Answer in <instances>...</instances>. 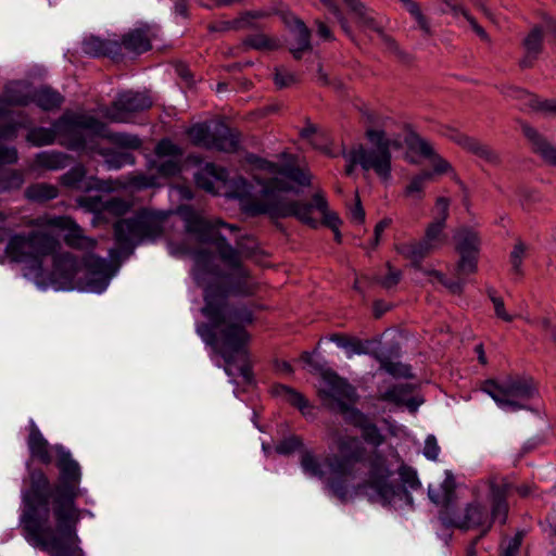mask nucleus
<instances>
[{
    "mask_svg": "<svg viewBox=\"0 0 556 556\" xmlns=\"http://www.w3.org/2000/svg\"><path fill=\"white\" fill-rule=\"evenodd\" d=\"M421 488L417 471L406 465L397 452L384 453V506L394 510L413 507L412 493Z\"/></svg>",
    "mask_w": 556,
    "mask_h": 556,
    "instance_id": "nucleus-8",
    "label": "nucleus"
},
{
    "mask_svg": "<svg viewBox=\"0 0 556 556\" xmlns=\"http://www.w3.org/2000/svg\"><path fill=\"white\" fill-rule=\"evenodd\" d=\"M329 488L332 491V493L338 496L340 500L344 501L348 494L346 486L341 481H330Z\"/></svg>",
    "mask_w": 556,
    "mask_h": 556,
    "instance_id": "nucleus-63",
    "label": "nucleus"
},
{
    "mask_svg": "<svg viewBox=\"0 0 556 556\" xmlns=\"http://www.w3.org/2000/svg\"><path fill=\"white\" fill-rule=\"evenodd\" d=\"M354 14L356 23L365 30H375L380 33L377 27L375 13L366 8L359 0H343Z\"/></svg>",
    "mask_w": 556,
    "mask_h": 556,
    "instance_id": "nucleus-36",
    "label": "nucleus"
},
{
    "mask_svg": "<svg viewBox=\"0 0 556 556\" xmlns=\"http://www.w3.org/2000/svg\"><path fill=\"white\" fill-rule=\"evenodd\" d=\"M538 325H539L540 329L542 331H544L551 338V340L556 344V325H552V323L546 318H543L542 320H540Z\"/></svg>",
    "mask_w": 556,
    "mask_h": 556,
    "instance_id": "nucleus-62",
    "label": "nucleus"
},
{
    "mask_svg": "<svg viewBox=\"0 0 556 556\" xmlns=\"http://www.w3.org/2000/svg\"><path fill=\"white\" fill-rule=\"evenodd\" d=\"M81 51L90 56H110L117 60L122 56V45L117 40H105L90 36L84 39Z\"/></svg>",
    "mask_w": 556,
    "mask_h": 556,
    "instance_id": "nucleus-30",
    "label": "nucleus"
},
{
    "mask_svg": "<svg viewBox=\"0 0 556 556\" xmlns=\"http://www.w3.org/2000/svg\"><path fill=\"white\" fill-rule=\"evenodd\" d=\"M445 224H446V222H442V220L433 218V220L428 225L426 232H425L424 238L428 242H431L438 249L441 248L445 243V240H446V236L443 233Z\"/></svg>",
    "mask_w": 556,
    "mask_h": 556,
    "instance_id": "nucleus-45",
    "label": "nucleus"
},
{
    "mask_svg": "<svg viewBox=\"0 0 556 556\" xmlns=\"http://www.w3.org/2000/svg\"><path fill=\"white\" fill-rule=\"evenodd\" d=\"M85 146L79 150L89 153H98L105 157V165L109 169H119L123 166L135 163V157L129 152H116L109 149H101L97 139L93 136L84 135Z\"/></svg>",
    "mask_w": 556,
    "mask_h": 556,
    "instance_id": "nucleus-22",
    "label": "nucleus"
},
{
    "mask_svg": "<svg viewBox=\"0 0 556 556\" xmlns=\"http://www.w3.org/2000/svg\"><path fill=\"white\" fill-rule=\"evenodd\" d=\"M68 156L62 152H40L36 156L38 166L50 170L62 169L67 165Z\"/></svg>",
    "mask_w": 556,
    "mask_h": 556,
    "instance_id": "nucleus-41",
    "label": "nucleus"
},
{
    "mask_svg": "<svg viewBox=\"0 0 556 556\" xmlns=\"http://www.w3.org/2000/svg\"><path fill=\"white\" fill-rule=\"evenodd\" d=\"M77 202L79 206L101 218H105L108 215L121 217L127 214L132 206L130 201L118 197L103 199L100 195H84Z\"/></svg>",
    "mask_w": 556,
    "mask_h": 556,
    "instance_id": "nucleus-20",
    "label": "nucleus"
},
{
    "mask_svg": "<svg viewBox=\"0 0 556 556\" xmlns=\"http://www.w3.org/2000/svg\"><path fill=\"white\" fill-rule=\"evenodd\" d=\"M319 394L325 406L342 414L345 420L363 429V437L367 444L363 446L362 442L354 437H340L337 441L339 455L327 457L330 472L346 476L352 472L356 463H361L368 471V477L359 485L358 491L370 502H380L382 500V458L377 452L381 442L378 428L354 408L356 392L344 379L334 374L326 375Z\"/></svg>",
    "mask_w": 556,
    "mask_h": 556,
    "instance_id": "nucleus-4",
    "label": "nucleus"
},
{
    "mask_svg": "<svg viewBox=\"0 0 556 556\" xmlns=\"http://www.w3.org/2000/svg\"><path fill=\"white\" fill-rule=\"evenodd\" d=\"M159 172L163 176H173L179 172V163L176 159H169L159 165Z\"/></svg>",
    "mask_w": 556,
    "mask_h": 556,
    "instance_id": "nucleus-60",
    "label": "nucleus"
},
{
    "mask_svg": "<svg viewBox=\"0 0 556 556\" xmlns=\"http://www.w3.org/2000/svg\"><path fill=\"white\" fill-rule=\"evenodd\" d=\"M388 274L384 275V289H390L396 286L401 280V271L388 266Z\"/></svg>",
    "mask_w": 556,
    "mask_h": 556,
    "instance_id": "nucleus-61",
    "label": "nucleus"
},
{
    "mask_svg": "<svg viewBox=\"0 0 556 556\" xmlns=\"http://www.w3.org/2000/svg\"><path fill=\"white\" fill-rule=\"evenodd\" d=\"M265 13L261 11L244 12L233 20H219L208 24L207 29L211 33H226L230 30H242L257 28L258 20L264 17Z\"/></svg>",
    "mask_w": 556,
    "mask_h": 556,
    "instance_id": "nucleus-25",
    "label": "nucleus"
},
{
    "mask_svg": "<svg viewBox=\"0 0 556 556\" xmlns=\"http://www.w3.org/2000/svg\"><path fill=\"white\" fill-rule=\"evenodd\" d=\"M403 9H405L416 21L420 29L426 34H431V28L428 20L422 14L419 4L415 0H397Z\"/></svg>",
    "mask_w": 556,
    "mask_h": 556,
    "instance_id": "nucleus-46",
    "label": "nucleus"
},
{
    "mask_svg": "<svg viewBox=\"0 0 556 556\" xmlns=\"http://www.w3.org/2000/svg\"><path fill=\"white\" fill-rule=\"evenodd\" d=\"M85 178L86 168L83 165H76L61 176V182L63 186L71 189H96L108 192L114 191L122 187H126V185L119 182L118 180H100L92 178L91 181L86 182Z\"/></svg>",
    "mask_w": 556,
    "mask_h": 556,
    "instance_id": "nucleus-21",
    "label": "nucleus"
},
{
    "mask_svg": "<svg viewBox=\"0 0 556 556\" xmlns=\"http://www.w3.org/2000/svg\"><path fill=\"white\" fill-rule=\"evenodd\" d=\"M367 139L370 148L358 146L344 154L348 162L345 173L351 175L355 165H361L364 170H375L382 175V132L374 129L367 130Z\"/></svg>",
    "mask_w": 556,
    "mask_h": 556,
    "instance_id": "nucleus-15",
    "label": "nucleus"
},
{
    "mask_svg": "<svg viewBox=\"0 0 556 556\" xmlns=\"http://www.w3.org/2000/svg\"><path fill=\"white\" fill-rule=\"evenodd\" d=\"M390 337V344L384 349V372L395 379H414L415 375L409 364L402 363V346L407 340L406 336L396 329H384V336Z\"/></svg>",
    "mask_w": 556,
    "mask_h": 556,
    "instance_id": "nucleus-18",
    "label": "nucleus"
},
{
    "mask_svg": "<svg viewBox=\"0 0 556 556\" xmlns=\"http://www.w3.org/2000/svg\"><path fill=\"white\" fill-rule=\"evenodd\" d=\"M186 230L197 236L202 243L213 244L222 262L230 269L225 276L215 257L207 250H198L193 254V276L204 289V306L201 312L208 324L197 327L202 340L218 350L226 363L228 376H241L247 383L253 375L247 345L250 334L247 326L253 323V313L245 304H229L228 294L250 295L255 291V282L249 270L242 265V258L250 256L240 244L236 249L218 232L224 227L230 231L238 228L219 218L207 220L194 212L185 215Z\"/></svg>",
    "mask_w": 556,
    "mask_h": 556,
    "instance_id": "nucleus-1",
    "label": "nucleus"
},
{
    "mask_svg": "<svg viewBox=\"0 0 556 556\" xmlns=\"http://www.w3.org/2000/svg\"><path fill=\"white\" fill-rule=\"evenodd\" d=\"M523 135L532 143L533 151L538 153L544 162L556 166V147L552 146L542 137L536 129L528 124L521 125Z\"/></svg>",
    "mask_w": 556,
    "mask_h": 556,
    "instance_id": "nucleus-32",
    "label": "nucleus"
},
{
    "mask_svg": "<svg viewBox=\"0 0 556 556\" xmlns=\"http://www.w3.org/2000/svg\"><path fill=\"white\" fill-rule=\"evenodd\" d=\"M151 106L152 100L147 93L127 90L117 94L103 115L114 123H129L132 113L146 111Z\"/></svg>",
    "mask_w": 556,
    "mask_h": 556,
    "instance_id": "nucleus-16",
    "label": "nucleus"
},
{
    "mask_svg": "<svg viewBox=\"0 0 556 556\" xmlns=\"http://www.w3.org/2000/svg\"><path fill=\"white\" fill-rule=\"evenodd\" d=\"M55 465L60 471L55 485L41 470L30 473V489L23 494V510L20 523L26 533L47 546H62V538L55 535L50 518H54L61 535L76 539V526L80 510L75 501L80 495L81 470L79 464L64 446L53 447Z\"/></svg>",
    "mask_w": 556,
    "mask_h": 556,
    "instance_id": "nucleus-2",
    "label": "nucleus"
},
{
    "mask_svg": "<svg viewBox=\"0 0 556 556\" xmlns=\"http://www.w3.org/2000/svg\"><path fill=\"white\" fill-rule=\"evenodd\" d=\"M273 393L292 406L296 407L303 416L312 415V406L308 401L298 391L285 384H276L273 387Z\"/></svg>",
    "mask_w": 556,
    "mask_h": 556,
    "instance_id": "nucleus-34",
    "label": "nucleus"
},
{
    "mask_svg": "<svg viewBox=\"0 0 556 556\" xmlns=\"http://www.w3.org/2000/svg\"><path fill=\"white\" fill-rule=\"evenodd\" d=\"M83 114H65L59 118L51 128L37 127L27 134V141L34 146L41 147L52 144L56 136L64 138L61 143L71 150H79L85 146L83 127H74L72 122L81 117Z\"/></svg>",
    "mask_w": 556,
    "mask_h": 556,
    "instance_id": "nucleus-12",
    "label": "nucleus"
},
{
    "mask_svg": "<svg viewBox=\"0 0 556 556\" xmlns=\"http://www.w3.org/2000/svg\"><path fill=\"white\" fill-rule=\"evenodd\" d=\"M488 294L494 305L495 315L504 321L510 323L514 317L505 311L504 301L502 298L496 296L494 289H489Z\"/></svg>",
    "mask_w": 556,
    "mask_h": 556,
    "instance_id": "nucleus-54",
    "label": "nucleus"
},
{
    "mask_svg": "<svg viewBox=\"0 0 556 556\" xmlns=\"http://www.w3.org/2000/svg\"><path fill=\"white\" fill-rule=\"evenodd\" d=\"M434 175H437L434 169L422 170L421 173L415 175L405 187L404 195L415 202L421 201L425 197L427 182L431 181Z\"/></svg>",
    "mask_w": 556,
    "mask_h": 556,
    "instance_id": "nucleus-37",
    "label": "nucleus"
},
{
    "mask_svg": "<svg viewBox=\"0 0 556 556\" xmlns=\"http://www.w3.org/2000/svg\"><path fill=\"white\" fill-rule=\"evenodd\" d=\"M403 141L407 148L405 159L410 164H418V160L414 157V155H417L430 161L432 169H434L437 175L453 172L450 162L437 153L429 140L408 129V125L405 122H396L391 117L384 116V179L391 170L390 151L401 150Z\"/></svg>",
    "mask_w": 556,
    "mask_h": 556,
    "instance_id": "nucleus-7",
    "label": "nucleus"
},
{
    "mask_svg": "<svg viewBox=\"0 0 556 556\" xmlns=\"http://www.w3.org/2000/svg\"><path fill=\"white\" fill-rule=\"evenodd\" d=\"M451 201L448 198L445 197H439L435 201V210L437 214L434 216L435 219L446 222L448 217V210H450Z\"/></svg>",
    "mask_w": 556,
    "mask_h": 556,
    "instance_id": "nucleus-58",
    "label": "nucleus"
},
{
    "mask_svg": "<svg viewBox=\"0 0 556 556\" xmlns=\"http://www.w3.org/2000/svg\"><path fill=\"white\" fill-rule=\"evenodd\" d=\"M29 225L36 228L64 231L65 243L74 249L90 251L97 244V241L86 236L83 228L70 216L45 215L30 220Z\"/></svg>",
    "mask_w": 556,
    "mask_h": 556,
    "instance_id": "nucleus-14",
    "label": "nucleus"
},
{
    "mask_svg": "<svg viewBox=\"0 0 556 556\" xmlns=\"http://www.w3.org/2000/svg\"><path fill=\"white\" fill-rule=\"evenodd\" d=\"M438 250L431 242H428L425 238L420 241L410 243L406 247V254L412 260V262L417 265L419 264L426 256H428L433 251Z\"/></svg>",
    "mask_w": 556,
    "mask_h": 556,
    "instance_id": "nucleus-43",
    "label": "nucleus"
},
{
    "mask_svg": "<svg viewBox=\"0 0 556 556\" xmlns=\"http://www.w3.org/2000/svg\"><path fill=\"white\" fill-rule=\"evenodd\" d=\"M9 101L16 105H27L30 102H35L40 109L50 111L58 109L62 104L63 97L59 92L48 87H43L36 90L31 98H28L27 96H10Z\"/></svg>",
    "mask_w": 556,
    "mask_h": 556,
    "instance_id": "nucleus-29",
    "label": "nucleus"
},
{
    "mask_svg": "<svg viewBox=\"0 0 556 556\" xmlns=\"http://www.w3.org/2000/svg\"><path fill=\"white\" fill-rule=\"evenodd\" d=\"M510 96L526 98L530 108L535 111L556 113V100H540L536 96L520 88H510Z\"/></svg>",
    "mask_w": 556,
    "mask_h": 556,
    "instance_id": "nucleus-40",
    "label": "nucleus"
},
{
    "mask_svg": "<svg viewBox=\"0 0 556 556\" xmlns=\"http://www.w3.org/2000/svg\"><path fill=\"white\" fill-rule=\"evenodd\" d=\"M526 248L522 242H517L510 253L511 270L515 275L521 276V265Z\"/></svg>",
    "mask_w": 556,
    "mask_h": 556,
    "instance_id": "nucleus-52",
    "label": "nucleus"
},
{
    "mask_svg": "<svg viewBox=\"0 0 556 556\" xmlns=\"http://www.w3.org/2000/svg\"><path fill=\"white\" fill-rule=\"evenodd\" d=\"M197 186L203 190L217 194L219 186H225L228 179V173L224 167L213 163H206L194 175Z\"/></svg>",
    "mask_w": 556,
    "mask_h": 556,
    "instance_id": "nucleus-26",
    "label": "nucleus"
},
{
    "mask_svg": "<svg viewBox=\"0 0 556 556\" xmlns=\"http://www.w3.org/2000/svg\"><path fill=\"white\" fill-rule=\"evenodd\" d=\"M17 151L13 147L0 146V165L14 164L17 162Z\"/></svg>",
    "mask_w": 556,
    "mask_h": 556,
    "instance_id": "nucleus-59",
    "label": "nucleus"
},
{
    "mask_svg": "<svg viewBox=\"0 0 556 556\" xmlns=\"http://www.w3.org/2000/svg\"><path fill=\"white\" fill-rule=\"evenodd\" d=\"M414 384L408 382L392 384L384 390V402L397 407H406L410 413H415L422 400L414 396Z\"/></svg>",
    "mask_w": 556,
    "mask_h": 556,
    "instance_id": "nucleus-23",
    "label": "nucleus"
},
{
    "mask_svg": "<svg viewBox=\"0 0 556 556\" xmlns=\"http://www.w3.org/2000/svg\"><path fill=\"white\" fill-rule=\"evenodd\" d=\"M270 162L256 155H249L248 163L251 166L253 179L262 187L258 198L252 195V186L243 177H236L229 181V195L239 199L244 213L255 216L261 214L274 218L295 217L312 227L317 225L312 217L315 206L320 212L327 208L325 198L316 193L313 204L288 199L281 193L295 191L293 184L308 186L311 176L296 167L291 160Z\"/></svg>",
    "mask_w": 556,
    "mask_h": 556,
    "instance_id": "nucleus-3",
    "label": "nucleus"
},
{
    "mask_svg": "<svg viewBox=\"0 0 556 556\" xmlns=\"http://www.w3.org/2000/svg\"><path fill=\"white\" fill-rule=\"evenodd\" d=\"M53 531L55 533V535H58L59 538H62V546L61 547H58V548H53V547H50V546H47L46 544H43L42 542H40L39 540H37L36 538H33L29 533H27V536L35 541V543L39 546H41L42 548L47 549L48 552H50L52 554V556H62V555H66V556H85V553L84 551L77 546V543L79 541L78 536L76 535V539L74 540H70L63 535H61L60 531L58 530V526L55 525V528H53Z\"/></svg>",
    "mask_w": 556,
    "mask_h": 556,
    "instance_id": "nucleus-35",
    "label": "nucleus"
},
{
    "mask_svg": "<svg viewBox=\"0 0 556 556\" xmlns=\"http://www.w3.org/2000/svg\"><path fill=\"white\" fill-rule=\"evenodd\" d=\"M155 37L151 27L136 28L122 38V49L125 48L129 52L141 54L151 49V40Z\"/></svg>",
    "mask_w": 556,
    "mask_h": 556,
    "instance_id": "nucleus-31",
    "label": "nucleus"
},
{
    "mask_svg": "<svg viewBox=\"0 0 556 556\" xmlns=\"http://www.w3.org/2000/svg\"><path fill=\"white\" fill-rule=\"evenodd\" d=\"M60 248L59 238L48 229L38 228L29 233H17L10 238L7 255L16 263L31 264L41 269L42 258L54 254Z\"/></svg>",
    "mask_w": 556,
    "mask_h": 556,
    "instance_id": "nucleus-9",
    "label": "nucleus"
},
{
    "mask_svg": "<svg viewBox=\"0 0 556 556\" xmlns=\"http://www.w3.org/2000/svg\"><path fill=\"white\" fill-rule=\"evenodd\" d=\"M455 250L460 258L457 263L458 276H467L477 270V262L480 247V239L477 232L471 229H459L455 235Z\"/></svg>",
    "mask_w": 556,
    "mask_h": 556,
    "instance_id": "nucleus-19",
    "label": "nucleus"
},
{
    "mask_svg": "<svg viewBox=\"0 0 556 556\" xmlns=\"http://www.w3.org/2000/svg\"><path fill=\"white\" fill-rule=\"evenodd\" d=\"M403 9H405L416 21L420 29L426 34H431V28L428 20L422 14L419 4L415 0H397Z\"/></svg>",
    "mask_w": 556,
    "mask_h": 556,
    "instance_id": "nucleus-47",
    "label": "nucleus"
},
{
    "mask_svg": "<svg viewBox=\"0 0 556 556\" xmlns=\"http://www.w3.org/2000/svg\"><path fill=\"white\" fill-rule=\"evenodd\" d=\"M59 195V189L54 185L47 182H37L28 186L25 190V197L34 202H47Z\"/></svg>",
    "mask_w": 556,
    "mask_h": 556,
    "instance_id": "nucleus-39",
    "label": "nucleus"
},
{
    "mask_svg": "<svg viewBox=\"0 0 556 556\" xmlns=\"http://www.w3.org/2000/svg\"><path fill=\"white\" fill-rule=\"evenodd\" d=\"M301 467L303 471L311 476L316 478H324L325 471L323 469V465L319 462L318 457L314 454L311 450H303L301 453V460H300Z\"/></svg>",
    "mask_w": 556,
    "mask_h": 556,
    "instance_id": "nucleus-42",
    "label": "nucleus"
},
{
    "mask_svg": "<svg viewBox=\"0 0 556 556\" xmlns=\"http://www.w3.org/2000/svg\"><path fill=\"white\" fill-rule=\"evenodd\" d=\"M344 351L349 358L355 354H372L382 364V361L380 359L379 342L376 340L362 341L357 338L351 337L346 348H344Z\"/></svg>",
    "mask_w": 556,
    "mask_h": 556,
    "instance_id": "nucleus-38",
    "label": "nucleus"
},
{
    "mask_svg": "<svg viewBox=\"0 0 556 556\" xmlns=\"http://www.w3.org/2000/svg\"><path fill=\"white\" fill-rule=\"evenodd\" d=\"M24 184L23 173L16 169H0V192L20 189Z\"/></svg>",
    "mask_w": 556,
    "mask_h": 556,
    "instance_id": "nucleus-44",
    "label": "nucleus"
},
{
    "mask_svg": "<svg viewBox=\"0 0 556 556\" xmlns=\"http://www.w3.org/2000/svg\"><path fill=\"white\" fill-rule=\"evenodd\" d=\"M155 153L160 157L176 159L181 154L180 149L169 139L161 140L155 148Z\"/></svg>",
    "mask_w": 556,
    "mask_h": 556,
    "instance_id": "nucleus-50",
    "label": "nucleus"
},
{
    "mask_svg": "<svg viewBox=\"0 0 556 556\" xmlns=\"http://www.w3.org/2000/svg\"><path fill=\"white\" fill-rule=\"evenodd\" d=\"M317 35L324 40H333V35L331 29L321 21L317 20Z\"/></svg>",
    "mask_w": 556,
    "mask_h": 556,
    "instance_id": "nucleus-64",
    "label": "nucleus"
},
{
    "mask_svg": "<svg viewBox=\"0 0 556 556\" xmlns=\"http://www.w3.org/2000/svg\"><path fill=\"white\" fill-rule=\"evenodd\" d=\"M522 47L525 49V55L519 61V65L522 68L531 67L543 50L542 29L538 26L533 27L525 37Z\"/></svg>",
    "mask_w": 556,
    "mask_h": 556,
    "instance_id": "nucleus-33",
    "label": "nucleus"
},
{
    "mask_svg": "<svg viewBox=\"0 0 556 556\" xmlns=\"http://www.w3.org/2000/svg\"><path fill=\"white\" fill-rule=\"evenodd\" d=\"M28 429L29 434L27 438V445L30 455L40 463L50 465L53 460L54 445L52 446L49 444L34 420L29 421Z\"/></svg>",
    "mask_w": 556,
    "mask_h": 556,
    "instance_id": "nucleus-28",
    "label": "nucleus"
},
{
    "mask_svg": "<svg viewBox=\"0 0 556 556\" xmlns=\"http://www.w3.org/2000/svg\"><path fill=\"white\" fill-rule=\"evenodd\" d=\"M303 442L300 437L291 435L283 439L277 446L276 451L281 455H288L302 447Z\"/></svg>",
    "mask_w": 556,
    "mask_h": 556,
    "instance_id": "nucleus-53",
    "label": "nucleus"
},
{
    "mask_svg": "<svg viewBox=\"0 0 556 556\" xmlns=\"http://www.w3.org/2000/svg\"><path fill=\"white\" fill-rule=\"evenodd\" d=\"M422 454L429 460H438L440 446L438 444L437 438L433 434H429L426 438Z\"/></svg>",
    "mask_w": 556,
    "mask_h": 556,
    "instance_id": "nucleus-55",
    "label": "nucleus"
},
{
    "mask_svg": "<svg viewBox=\"0 0 556 556\" xmlns=\"http://www.w3.org/2000/svg\"><path fill=\"white\" fill-rule=\"evenodd\" d=\"M193 144L206 149L233 152L238 149V135L222 122L195 124L188 130Z\"/></svg>",
    "mask_w": 556,
    "mask_h": 556,
    "instance_id": "nucleus-13",
    "label": "nucleus"
},
{
    "mask_svg": "<svg viewBox=\"0 0 556 556\" xmlns=\"http://www.w3.org/2000/svg\"><path fill=\"white\" fill-rule=\"evenodd\" d=\"M430 276H433L440 283H442L444 287H446L450 292L453 294H460L463 292L464 282L460 279L457 280H450L446 279L445 276L438 271V270H430Z\"/></svg>",
    "mask_w": 556,
    "mask_h": 556,
    "instance_id": "nucleus-51",
    "label": "nucleus"
},
{
    "mask_svg": "<svg viewBox=\"0 0 556 556\" xmlns=\"http://www.w3.org/2000/svg\"><path fill=\"white\" fill-rule=\"evenodd\" d=\"M128 186L137 189L152 188L156 186V178L143 174H137L129 177Z\"/></svg>",
    "mask_w": 556,
    "mask_h": 556,
    "instance_id": "nucleus-56",
    "label": "nucleus"
},
{
    "mask_svg": "<svg viewBox=\"0 0 556 556\" xmlns=\"http://www.w3.org/2000/svg\"><path fill=\"white\" fill-rule=\"evenodd\" d=\"M283 20L293 35L294 42L291 45L290 52L295 59H301L305 51L312 49L311 30L302 20L293 14L285 15Z\"/></svg>",
    "mask_w": 556,
    "mask_h": 556,
    "instance_id": "nucleus-24",
    "label": "nucleus"
},
{
    "mask_svg": "<svg viewBox=\"0 0 556 556\" xmlns=\"http://www.w3.org/2000/svg\"><path fill=\"white\" fill-rule=\"evenodd\" d=\"M439 485H429L428 496L432 503L440 506L439 520L446 529L457 528L463 531L479 530V538L485 536L495 521L506 523L508 516L507 496L511 485L503 480L501 483H490L491 513L475 500L465 505L463 511L457 510L456 481L452 471L446 470Z\"/></svg>",
    "mask_w": 556,
    "mask_h": 556,
    "instance_id": "nucleus-5",
    "label": "nucleus"
},
{
    "mask_svg": "<svg viewBox=\"0 0 556 556\" xmlns=\"http://www.w3.org/2000/svg\"><path fill=\"white\" fill-rule=\"evenodd\" d=\"M274 83L279 89L288 88L298 83V77L285 67H277L274 74Z\"/></svg>",
    "mask_w": 556,
    "mask_h": 556,
    "instance_id": "nucleus-49",
    "label": "nucleus"
},
{
    "mask_svg": "<svg viewBox=\"0 0 556 556\" xmlns=\"http://www.w3.org/2000/svg\"><path fill=\"white\" fill-rule=\"evenodd\" d=\"M450 139L456 144L460 146L466 151L475 154L481 160L490 164H497L500 162L498 154L489 146L480 142L478 139L469 137L457 130H452L448 135Z\"/></svg>",
    "mask_w": 556,
    "mask_h": 556,
    "instance_id": "nucleus-27",
    "label": "nucleus"
},
{
    "mask_svg": "<svg viewBox=\"0 0 556 556\" xmlns=\"http://www.w3.org/2000/svg\"><path fill=\"white\" fill-rule=\"evenodd\" d=\"M336 16L338 20L342 30L349 36L352 37V30L349 26L346 18L343 16L342 12L331 2V0H320Z\"/></svg>",
    "mask_w": 556,
    "mask_h": 556,
    "instance_id": "nucleus-57",
    "label": "nucleus"
},
{
    "mask_svg": "<svg viewBox=\"0 0 556 556\" xmlns=\"http://www.w3.org/2000/svg\"><path fill=\"white\" fill-rule=\"evenodd\" d=\"M482 391L503 409L516 412L529 409L528 402L538 394L532 379L508 377L502 382L486 380Z\"/></svg>",
    "mask_w": 556,
    "mask_h": 556,
    "instance_id": "nucleus-11",
    "label": "nucleus"
},
{
    "mask_svg": "<svg viewBox=\"0 0 556 556\" xmlns=\"http://www.w3.org/2000/svg\"><path fill=\"white\" fill-rule=\"evenodd\" d=\"M244 43L256 50H274L279 47L276 39L266 36L265 34H254L247 37Z\"/></svg>",
    "mask_w": 556,
    "mask_h": 556,
    "instance_id": "nucleus-48",
    "label": "nucleus"
},
{
    "mask_svg": "<svg viewBox=\"0 0 556 556\" xmlns=\"http://www.w3.org/2000/svg\"><path fill=\"white\" fill-rule=\"evenodd\" d=\"M165 214L139 211L134 217L119 219L114 224V236L123 248H134L144 241H153L164 230Z\"/></svg>",
    "mask_w": 556,
    "mask_h": 556,
    "instance_id": "nucleus-10",
    "label": "nucleus"
},
{
    "mask_svg": "<svg viewBox=\"0 0 556 556\" xmlns=\"http://www.w3.org/2000/svg\"><path fill=\"white\" fill-rule=\"evenodd\" d=\"M106 260L88 254L79 262L72 253L62 252L53 256L51 282L56 289H78L102 293L109 286Z\"/></svg>",
    "mask_w": 556,
    "mask_h": 556,
    "instance_id": "nucleus-6",
    "label": "nucleus"
},
{
    "mask_svg": "<svg viewBox=\"0 0 556 556\" xmlns=\"http://www.w3.org/2000/svg\"><path fill=\"white\" fill-rule=\"evenodd\" d=\"M74 127H83L85 136H93L94 139L103 138L111 143L126 149H139L141 140L138 136L126 132H113L101 121L91 115L84 114L72 122Z\"/></svg>",
    "mask_w": 556,
    "mask_h": 556,
    "instance_id": "nucleus-17",
    "label": "nucleus"
}]
</instances>
